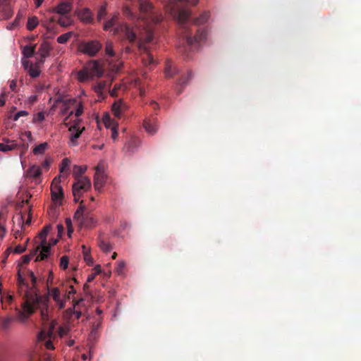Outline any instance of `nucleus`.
Segmentation results:
<instances>
[{
  "instance_id": "obj_1",
  "label": "nucleus",
  "mask_w": 361,
  "mask_h": 361,
  "mask_svg": "<svg viewBox=\"0 0 361 361\" xmlns=\"http://www.w3.org/2000/svg\"><path fill=\"white\" fill-rule=\"evenodd\" d=\"M132 6L139 9L140 16L137 20L134 27L128 24H118V14L115 13L111 18L104 24V30H109L114 27V34L123 33L126 39L131 43L137 42L140 50L145 51L142 61L145 65H151L154 63L153 56L149 52L146 44H149L154 39L153 26L161 22V14L157 13L152 4L147 0H137L132 3Z\"/></svg>"
},
{
  "instance_id": "obj_2",
  "label": "nucleus",
  "mask_w": 361,
  "mask_h": 361,
  "mask_svg": "<svg viewBox=\"0 0 361 361\" xmlns=\"http://www.w3.org/2000/svg\"><path fill=\"white\" fill-rule=\"evenodd\" d=\"M28 276L32 282V287L25 282L23 276L18 273V283L20 289L25 288L23 308L28 314H32L35 310H40L41 318L44 322L48 321V309L49 298L55 302L59 310L65 308V300L62 298V290L58 287L50 288L47 286V293L39 295L35 287L37 278L32 271H28Z\"/></svg>"
},
{
  "instance_id": "obj_3",
  "label": "nucleus",
  "mask_w": 361,
  "mask_h": 361,
  "mask_svg": "<svg viewBox=\"0 0 361 361\" xmlns=\"http://www.w3.org/2000/svg\"><path fill=\"white\" fill-rule=\"evenodd\" d=\"M164 2L167 11L179 25V34L187 46L191 47L195 43H200L206 39L207 32L204 29H198L195 35L192 37L190 22L191 12L188 9L180 8L178 5V2H181L195 6L199 0H164Z\"/></svg>"
},
{
  "instance_id": "obj_4",
  "label": "nucleus",
  "mask_w": 361,
  "mask_h": 361,
  "mask_svg": "<svg viewBox=\"0 0 361 361\" xmlns=\"http://www.w3.org/2000/svg\"><path fill=\"white\" fill-rule=\"evenodd\" d=\"M86 170V166H75L73 168V174L76 181L73 184V195L76 202L79 201L82 193L91 188L90 178L82 176Z\"/></svg>"
},
{
  "instance_id": "obj_5",
  "label": "nucleus",
  "mask_w": 361,
  "mask_h": 361,
  "mask_svg": "<svg viewBox=\"0 0 361 361\" xmlns=\"http://www.w3.org/2000/svg\"><path fill=\"white\" fill-rule=\"evenodd\" d=\"M102 74L103 69L99 63L92 61L87 64L84 70L78 72V79L83 82L94 77H100Z\"/></svg>"
},
{
  "instance_id": "obj_6",
  "label": "nucleus",
  "mask_w": 361,
  "mask_h": 361,
  "mask_svg": "<svg viewBox=\"0 0 361 361\" xmlns=\"http://www.w3.org/2000/svg\"><path fill=\"white\" fill-rule=\"evenodd\" d=\"M50 229L51 226H47L39 234V238L41 241L39 245L37 247H39L40 251L37 257L36 261L45 260L50 254L51 246L50 245H48L47 242V236Z\"/></svg>"
},
{
  "instance_id": "obj_7",
  "label": "nucleus",
  "mask_w": 361,
  "mask_h": 361,
  "mask_svg": "<svg viewBox=\"0 0 361 361\" xmlns=\"http://www.w3.org/2000/svg\"><path fill=\"white\" fill-rule=\"evenodd\" d=\"M102 47V44L97 40L82 42L79 45L80 51L91 57L95 56Z\"/></svg>"
},
{
  "instance_id": "obj_8",
  "label": "nucleus",
  "mask_w": 361,
  "mask_h": 361,
  "mask_svg": "<svg viewBox=\"0 0 361 361\" xmlns=\"http://www.w3.org/2000/svg\"><path fill=\"white\" fill-rule=\"evenodd\" d=\"M80 120H77L75 123L71 126L68 128L70 132L69 136V145L76 146L78 145V139L80 137L82 133L85 130V127L80 126Z\"/></svg>"
},
{
  "instance_id": "obj_9",
  "label": "nucleus",
  "mask_w": 361,
  "mask_h": 361,
  "mask_svg": "<svg viewBox=\"0 0 361 361\" xmlns=\"http://www.w3.org/2000/svg\"><path fill=\"white\" fill-rule=\"evenodd\" d=\"M60 183V176L54 178L52 180L51 185V198L54 201H58L63 198V191Z\"/></svg>"
},
{
  "instance_id": "obj_10",
  "label": "nucleus",
  "mask_w": 361,
  "mask_h": 361,
  "mask_svg": "<svg viewBox=\"0 0 361 361\" xmlns=\"http://www.w3.org/2000/svg\"><path fill=\"white\" fill-rule=\"evenodd\" d=\"M106 182V176L104 173L103 170L97 166L94 177V189L97 191H100L102 187L104 185Z\"/></svg>"
},
{
  "instance_id": "obj_11",
  "label": "nucleus",
  "mask_w": 361,
  "mask_h": 361,
  "mask_svg": "<svg viewBox=\"0 0 361 361\" xmlns=\"http://www.w3.org/2000/svg\"><path fill=\"white\" fill-rule=\"evenodd\" d=\"M143 127L148 134L151 135L156 134L159 129V125L157 118H146L143 122Z\"/></svg>"
},
{
  "instance_id": "obj_12",
  "label": "nucleus",
  "mask_w": 361,
  "mask_h": 361,
  "mask_svg": "<svg viewBox=\"0 0 361 361\" xmlns=\"http://www.w3.org/2000/svg\"><path fill=\"white\" fill-rule=\"evenodd\" d=\"M53 335L52 329H50L48 332L42 331L38 334L37 338L39 341L44 342V345L48 350H53L54 348L50 338Z\"/></svg>"
},
{
  "instance_id": "obj_13",
  "label": "nucleus",
  "mask_w": 361,
  "mask_h": 361,
  "mask_svg": "<svg viewBox=\"0 0 361 361\" xmlns=\"http://www.w3.org/2000/svg\"><path fill=\"white\" fill-rule=\"evenodd\" d=\"M72 4L71 2L63 1L59 4L56 7L51 9V11L61 15H66L72 10Z\"/></svg>"
},
{
  "instance_id": "obj_14",
  "label": "nucleus",
  "mask_w": 361,
  "mask_h": 361,
  "mask_svg": "<svg viewBox=\"0 0 361 361\" xmlns=\"http://www.w3.org/2000/svg\"><path fill=\"white\" fill-rule=\"evenodd\" d=\"M140 146V140L137 137H131L125 145L127 152L130 153L135 152Z\"/></svg>"
},
{
  "instance_id": "obj_15",
  "label": "nucleus",
  "mask_w": 361,
  "mask_h": 361,
  "mask_svg": "<svg viewBox=\"0 0 361 361\" xmlns=\"http://www.w3.org/2000/svg\"><path fill=\"white\" fill-rule=\"evenodd\" d=\"M126 108V104L122 101H118L112 105V111L117 118H120Z\"/></svg>"
},
{
  "instance_id": "obj_16",
  "label": "nucleus",
  "mask_w": 361,
  "mask_h": 361,
  "mask_svg": "<svg viewBox=\"0 0 361 361\" xmlns=\"http://www.w3.org/2000/svg\"><path fill=\"white\" fill-rule=\"evenodd\" d=\"M42 174L41 169L39 166L32 165L31 166L27 171V176L28 178H32L35 179H38Z\"/></svg>"
},
{
  "instance_id": "obj_17",
  "label": "nucleus",
  "mask_w": 361,
  "mask_h": 361,
  "mask_svg": "<svg viewBox=\"0 0 361 361\" xmlns=\"http://www.w3.org/2000/svg\"><path fill=\"white\" fill-rule=\"evenodd\" d=\"M78 17L80 18V19L82 21L87 23H92L93 20L92 13L91 11L87 8L82 9V11H80L78 13Z\"/></svg>"
},
{
  "instance_id": "obj_18",
  "label": "nucleus",
  "mask_w": 361,
  "mask_h": 361,
  "mask_svg": "<svg viewBox=\"0 0 361 361\" xmlns=\"http://www.w3.org/2000/svg\"><path fill=\"white\" fill-rule=\"evenodd\" d=\"M51 49L50 45L47 42H44L40 45L37 54H39L41 58L46 59L49 56Z\"/></svg>"
},
{
  "instance_id": "obj_19",
  "label": "nucleus",
  "mask_w": 361,
  "mask_h": 361,
  "mask_svg": "<svg viewBox=\"0 0 361 361\" xmlns=\"http://www.w3.org/2000/svg\"><path fill=\"white\" fill-rule=\"evenodd\" d=\"M178 73V70L176 67L173 66L171 61H167L165 66V75L167 78H172L176 74Z\"/></svg>"
},
{
  "instance_id": "obj_20",
  "label": "nucleus",
  "mask_w": 361,
  "mask_h": 361,
  "mask_svg": "<svg viewBox=\"0 0 361 361\" xmlns=\"http://www.w3.org/2000/svg\"><path fill=\"white\" fill-rule=\"evenodd\" d=\"M39 247H36L35 249L30 251L29 255H26L22 257L23 262L24 264H27L35 257V259H37V257L39 255ZM35 261L37 262L36 259H35Z\"/></svg>"
},
{
  "instance_id": "obj_21",
  "label": "nucleus",
  "mask_w": 361,
  "mask_h": 361,
  "mask_svg": "<svg viewBox=\"0 0 361 361\" xmlns=\"http://www.w3.org/2000/svg\"><path fill=\"white\" fill-rule=\"evenodd\" d=\"M67 102H68L69 103H71V104H75L76 102V100L75 99H70L68 101H66L64 102V107L61 109V112L63 114H67L68 113V115L66 117L65 120H64V124L66 126H68V123H66V121H68V119L70 118L71 116H72L73 114V111H71L70 112H68V105H67Z\"/></svg>"
},
{
  "instance_id": "obj_22",
  "label": "nucleus",
  "mask_w": 361,
  "mask_h": 361,
  "mask_svg": "<svg viewBox=\"0 0 361 361\" xmlns=\"http://www.w3.org/2000/svg\"><path fill=\"white\" fill-rule=\"evenodd\" d=\"M209 17V12L202 13L200 17L195 18L193 20V24L195 25H201L205 23Z\"/></svg>"
},
{
  "instance_id": "obj_23",
  "label": "nucleus",
  "mask_w": 361,
  "mask_h": 361,
  "mask_svg": "<svg viewBox=\"0 0 361 361\" xmlns=\"http://www.w3.org/2000/svg\"><path fill=\"white\" fill-rule=\"evenodd\" d=\"M35 53V45L25 46L23 49V54L25 58L32 57Z\"/></svg>"
},
{
  "instance_id": "obj_24",
  "label": "nucleus",
  "mask_w": 361,
  "mask_h": 361,
  "mask_svg": "<svg viewBox=\"0 0 361 361\" xmlns=\"http://www.w3.org/2000/svg\"><path fill=\"white\" fill-rule=\"evenodd\" d=\"M69 288L70 290H61L62 292H63L62 298L65 300V304L66 303L67 300H70L71 295L76 293V290H75L73 285H69Z\"/></svg>"
},
{
  "instance_id": "obj_25",
  "label": "nucleus",
  "mask_w": 361,
  "mask_h": 361,
  "mask_svg": "<svg viewBox=\"0 0 361 361\" xmlns=\"http://www.w3.org/2000/svg\"><path fill=\"white\" fill-rule=\"evenodd\" d=\"M47 147H48L47 142H43V143L39 144V145H37L33 149L34 154L38 155V154H44L45 150L47 149Z\"/></svg>"
},
{
  "instance_id": "obj_26",
  "label": "nucleus",
  "mask_w": 361,
  "mask_h": 361,
  "mask_svg": "<svg viewBox=\"0 0 361 361\" xmlns=\"http://www.w3.org/2000/svg\"><path fill=\"white\" fill-rule=\"evenodd\" d=\"M39 21L36 16H32L28 18L27 23V28L29 30H34L38 25Z\"/></svg>"
},
{
  "instance_id": "obj_27",
  "label": "nucleus",
  "mask_w": 361,
  "mask_h": 361,
  "mask_svg": "<svg viewBox=\"0 0 361 361\" xmlns=\"http://www.w3.org/2000/svg\"><path fill=\"white\" fill-rule=\"evenodd\" d=\"M99 246L100 249L104 252H109L112 249L111 244L102 239L99 240Z\"/></svg>"
},
{
  "instance_id": "obj_28",
  "label": "nucleus",
  "mask_w": 361,
  "mask_h": 361,
  "mask_svg": "<svg viewBox=\"0 0 361 361\" xmlns=\"http://www.w3.org/2000/svg\"><path fill=\"white\" fill-rule=\"evenodd\" d=\"M29 75L32 78H37L40 74V70L39 68L34 66L33 64H30V68L27 71Z\"/></svg>"
},
{
  "instance_id": "obj_29",
  "label": "nucleus",
  "mask_w": 361,
  "mask_h": 361,
  "mask_svg": "<svg viewBox=\"0 0 361 361\" xmlns=\"http://www.w3.org/2000/svg\"><path fill=\"white\" fill-rule=\"evenodd\" d=\"M192 78V74L191 71H188L186 75H182L179 79L178 83L180 86H184L188 83V82Z\"/></svg>"
},
{
  "instance_id": "obj_30",
  "label": "nucleus",
  "mask_w": 361,
  "mask_h": 361,
  "mask_svg": "<svg viewBox=\"0 0 361 361\" xmlns=\"http://www.w3.org/2000/svg\"><path fill=\"white\" fill-rule=\"evenodd\" d=\"M105 53L109 57H114L116 56L115 51H114L112 42H106L105 46Z\"/></svg>"
},
{
  "instance_id": "obj_31",
  "label": "nucleus",
  "mask_w": 361,
  "mask_h": 361,
  "mask_svg": "<svg viewBox=\"0 0 361 361\" xmlns=\"http://www.w3.org/2000/svg\"><path fill=\"white\" fill-rule=\"evenodd\" d=\"M82 248L84 260L87 262V264H92V258L90 255V251L87 250L85 245H84L82 246Z\"/></svg>"
},
{
  "instance_id": "obj_32",
  "label": "nucleus",
  "mask_w": 361,
  "mask_h": 361,
  "mask_svg": "<svg viewBox=\"0 0 361 361\" xmlns=\"http://www.w3.org/2000/svg\"><path fill=\"white\" fill-rule=\"evenodd\" d=\"M106 15V5L104 4L100 6L97 12V20H102Z\"/></svg>"
},
{
  "instance_id": "obj_33",
  "label": "nucleus",
  "mask_w": 361,
  "mask_h": 361,
  "mask_svg": "<svg viewBox=\"0 0 361 361\" xmlns=\"http://www.w3.org/2000/svg\"><path fill=\"white\" fill-rule=\"evenodd\" d=\"M70 160L68 158H65L62 160V162L60 165V172L63 173L68 170V167L70 165Z\"/></svg>"
},
{
  "instance_id": "obj_34",
  "label": "nucleus",
  "mask_w": 361,
  "mask_h": 361,
  "mask_svg": "<svg viewBox=\"0 0 361 361\" xmlns=\"http://www.w3.org/2000/svg\"><path fill=\"white\" fill-rule=\"evenodd\" d=\"M71 35H72L71 32H67V33L63 34V35H60L59 37H58L57 42L60 44H64L68 42V40L71 37Z\"/></svg>"
},
{
  "instance_id": "obj_35",
  "label": "nucleus",
  "mask_w": 361,
  "mask_h": 361,
  "mask_svg": "<svg viewBox=\"0 0 361 361\" xmlns=\"http://www.w3.org/2000/svg\"><path fill=\"white\" fill-rule=\"evenodd\" d=\"M44 113L43 111L38 112L34 115L32 122L34 123L42 122L44 120Z\"/></svg>"
},
{
  "instance_id": "obj_36",
  "label": "nucleus",
  "mask_w": 361,
  "mask_h": 361,
  "mask_svg": "<svg viewBox=\"0 0 361 361\" xmlns=\"http://www.w3.org/2000/svg\"><path fill=\"white\" fill-rule=\"evenodd\" d=\"M68 262L69 260L67 256H62L60 259V267L63 270L66 269L68 266Z\"/></svg>"
},
{
  "instance_id": "obj_37",
  "label": "nucleus",
  "mask_w": 361,
  "mask_h": 361,
  "mask_svg": "<svg viewBox=\"0 0 361 361\" xmlns=\"http://www.w3.org/2000/svg\"><path fill=\"white\" fill-rule=\"evenodd\" d=\"M126 264L123 261H120L116 263V267L115 268V271L118 274H121L123 271V269L125 268Z\"/></svg>"
},
{
  "instance_id": "obj_38",
  "label": "nucleus",
  "mask_w": 361,
  "mask_h": 361,
  "mask_svg": "<svg viewBox=\"0 0 361 361\" xmlns=\"http://www.w3.org/2000/svg\"><path fill=\"white\" fill-rule=\"evenodd\" d=\"M16 147L15 145H8L5 143H0V151L8 152L13 149Z\"/></svg>"
},
{
  "instance_id": "obj_39",
  "label": "nucleus",
  "mask_w": 361,
  "mask_h": 361,
  "mask_svg": "<svg viewBox=\"0 0 361 361\" xmlns=\"http://www.w3.org/2000/svg\"><path fill=\"white\" fill-rule=\"evenodd\" d=\"M83 201L82 200L80 202V207L79 208L77 209V211L75 212V218H78L79 219L80 216H82L83 215V211L85 209V207L83 206Z\"/></svg>"
},
{
  "instance_id": "obj_40",
  "label": "nucleus",
  "mask_w": 361,
  "mask_h": 361,
  "mask_svg": "<svg viewBox=\"0 0 361 361\" xmlns=\"http://www.w3.org/2000/svg\"><path fill=\"white\" fill-rule=\"evenodd\" d=\"M105 88V83L100 82L97 84L94 87L95 92L97 93H102Z\"/></svg>"
},
{
  "instance_id": "obj_41",
  "label": "nucleus",
  "mask_w": 361,
  "mask_h": 361,
  "mask_svg": "<svg viewBox=\"0 0 361 361\" xmlns=\"http://www.w3.org/2000/svg\"><path fill=\"white\" fill-rule=\"evenodd\" d=\"M13 221L14 222L17 221L18 225L20 227H22L24 224L23 216L22 214H18L13 218Z\"/></svg>"
},
{
  "instance_id": "obj_42",
  "label": "nucleus",
  "mask_w": 361,
  "mask_h": 361,
  "mask_svg": "<svg viewBox=\"0 0 361 361\" xmlns=\"http://www.w3.org/2000/svg\"><path fill=\"white\" fill-rule=\"evenodd\" d=\"M28 115V112L26 111H20L16 114L14 116L13 120L17 121L21 116H26Z\"/></svg>"
},
{
  "instance_id": "obj_43",
  "label": "nucleus",
  "mask_w": 361,
  "mask_h": 361,
  "mask_svg": "<svg viewBox=\"0 0 361 361\" xmlns=\"http://www.w3.org/2000/svg\"><path fill=\"white\" fill-rule=\"evenodd\" d=\"M123 13L125 16H126L128 17H130V18L133 17V13H132L131 9L128 6H126L124 7Z\"/></svg>"
},
{
  "instance_id": "obj_44",
  "label": "nucleus",
  "mask_w": 361,
  "mask_h": 361,
  "mask_svg": "<svg viewBox=\"0 0 361 361\" xmlns=\"http://www.w3.org/2000/svg\"><path fill=\"white\" fill-rule=\"evenodd\" d=\"M7 97V94L5 92H3L0 94V106H4L6 103V99Z\"/></svg>"
},
{
  "instance_id": "obj_45",
  "label": "nucleus",
  "mask_w": 361,
  "mask_h": 361,
  "mask_svg": "<svg viewBox=\"0 0 361 361\" xmlns=\"http://www.w3.org/2000/svg\"><path fill=\"white\" fill-rule=\"evenodd\" d=\"M82 112H83L82 105L81 104H78V108L75 112V116L76 117H79L80 116L82 115Z\"/></svg>"
},
{
  "instance_id": "obj_46",
  "label": "nucleus",
  "mask_w": 361,
  "mask_h": 361,
  "mask_svg": "<svg viewBox=\"0 0 361 361\" xmlns=\"http://www.w3.org/2000/svg\"><path fill=\"white\" fill-rule=\"evenodd\" d=\"M25 250V248L24 247H23L22 245H17L14 248V252L17 253V254L23 253Z\"/></svg>"
},
{
  "instance_id": "obj_47",
  "label": "nucleus",
  "mask_w": 361,
  "mask_h": 361,
  "mask_svg": "<svg viewBox=\"0 0 361 361\" xmlns=\"http://www.w3.org/2000/svg\"><path fill=\"white\" fill-rule=\"evenodd\" d=\"M68 20V18H62L61 17L59 20H58V23L59 24H60L61 26L63 27H66L68 25V23L67 21Z\"/></svg>"
},
{
  "instance_id": "obj_48",
  "label": "nucleus",
  "mask_w": 361,
  "mask_h": 361,
  "mask_svg": "<svg viewBox=\"0 0 361 361\" xmlns=\"http://www.w3.org/2000/svg\"><path fill=\"white\" fill-rule=\"evenodd\" d=\"M118 133L116 127L111 128V137L114 140H116L118 137Z\"/></svg>"
},
{
  "instance_id": "obj_49",
  "label": "nucleus",
  "mask_w": 361,
  "mask_h": 361,
  "mask_svg": "<svg viewBox=\"0 0 361 361\" xmlns=\"http://www.w3.org/2000/svg\"><path fill=\"white\" fill-rule=\"evenodd\" d=\"M44 60H45V59H44V58H41V57L39 59L37 58L35 66L39 68L44 63Z\"/></svg>"
},
{
  "instance_id": "obj_50",
  "label": "nucleus",
  "mask_w": 361,
  "mask_h": 361,
  "mask_svg": "<svg viewBox=\"0 0 361 361\" xmlns=\"http://www.w3.org/2000/svg\"><path fill=\"white\" fill-rule=\"evenodd\" d=\"M16 87H17L16 80H11L10 82V89L13 92H16Z\"/></svg>"
},
{
  "instance_id": "obj_51",
  "label": "nucleus",
  "mask_w": 361,
  "mask_h": 361,
  "mask_svg": "<svg viewBox=\"0 0 361 361\" xmlns=\"http://www.w3.org/2000/svg\"><path fill=\"white\" fill-rule=\"evenodd\" d=\"M50 159H46L42 164V166L44 169H48L49 168V166H50Z\"/></svg>"
},
{
  "instance_id": "obj_52",
  "label": "nucleus",
  "mask_w": 361,
  "mask_h": 361,
  "mask_svg": "<svg viewBox=\"0 0 361 361\" xmlns=\"http://www.w3.org/2000/svg\"><path fill=\"white\" fill-rule=\"evenodd\" d=\"M23 66L24 67V68L26 70V71H28L29 68H30V64H32V63H31L30 61L28 60H23Z\"/></svg>"
},
{
  "instance_id": "obj_53",
  "label": "nucleus",
  "mask_w": 361,
  "mask_h": 361,
  "mask_svg": "<svg viewBox=\"0 0 361 361\" xmlns=\"http://www.w3.org/2000/svg\"><path fill=\"white\" fill-rule=\"evenodd\" d=\"M66 224H67V226H68V235L71 236V233L73 232V229L71 228V219H66Z\"/></svg>"
},
{
  "instance_id": "obj_54",
  "label": "nucleus",
  "mask_w": 361,
  "mask_h": 361,
  "mask_svg": "<svg viewBox=\"0 0 361 361\" xmlns=\"http://www.w3.org/2000/svg\"><path fill=\"white\" fill-rule=\"evenodd\" d=\"M6 233V228L0 224V237L4 238Z\"/></svg>"
},
{
  "instance_id": "obj_55",
  "label": "nucleus",
  "mask_w": 361,
  "mask_h": 361,
  "mask_svg": "<svg viewBox=\"0 0 361 361\" xmlns=\"http://www.w3.org/2000/svg\"><path fill=\"white\" fill-rule=\"evenodd\" d=\"M94 270L95 271V274H94V275L95 274H100L101 271H102V268H101V266L100 265H96L94 268Z\"/></svg>"
},
{
  "instance_id": "obj_56",
  "label": "nucleus",
  "mask_w": 361,
  "mask_h": 361,
  "mask_svg": "<svg viewBox=\"0 0 361 361\" xmlns=\"http://www.w3.org/2000/svg\"><path fill=\"white\" fill-rule=\"evenodd\" d=\"M73 314L75 316L76 319H80L82 315V312L81 311L74 310Z\"/></svg>"
},
{
  "instance_id": "obj_57",
  "label": "nucleus",
  "mask_w": 361,
  "mask_h": 361,
  "mask_svg": "<svg viewBox=\"0 0 361 361\" xmlns=\"http://www.w3.org/2000/svg\"><path fill=\"white\" fill-rule=\"evenodd\" d=\"M150 106L154 109H157L159 108V104L155 102V101H152L150 102Z\"/></svg>"
},
{
  "instance_id": "obj_58",
  "label": "nucleus",
  "mask_w": 361,
  "mask_h": 361,
  "mask_svg": "<svg viewBox=\"0 0 361 361\" xmlns=\"http://www.w3.org/2000/svg\"><path fill=\"white\" fill-rule=\"evenodd\" d=\"M43 1H44V0H35L36 7L39 8L42 5Z\"/></svg>"
},
{
  "instance_id": "obj_59",
  "label": "nucleus",
  "mask_w": 361,
  "mask_h": 361,
  "mask_svg": "<svg viewBox=\"0 0 361 361\" xmlns=\"http://www.w3.org/2000/svg\"><path fill=\"white\" fill-rule=\"evenodd\" d=\"M57 228H58V232H59V234H61L63 232V227L61 224H59L57 226Z\"/></svg>"
},
{
  "instance_id": "obj_60",
  "label": "nucleus",
  "mask_w": 361,
  "mask_h": 361,
  "mask_svg": "<svg viewBox=\"0 0 361 361\" xmlns=\"http://www.w3.org/2000/svg\"><path fill=\"white\" fill-rule=\"evenodd\" d=\"M65 334H66V330L63 329V328H60V329H59V335L61 336H63Z\"/></svg>"
},
{
  "instance_id": "obj_61",
  "label": "nucleus",
  "mask_w": 361,
  "mask_h": 361,
  "mask_svg": "<svg viewBox=\"0 0 361 361\" xmlns=\"http://www.w3.org/2000/svg\"><path fill=\"white\" fill-rule=\"evenodd\" d=\"M94 278V274H92L88 276L87 278V282H91Z\"/></svg>"
},
{
  "instance_id": "obj_62",
  "label": "nucleus",
  "mask_w": 361,
  "mask_h": 361,
  "mask_svg": "<svg viewBox=\"0 0 361 361\" xmlns=\"http://www.w3.org/2000/svg\"><path fill=\"white\" fill-rule=\"evenodd\" d=\"M26 135H27L28 138H31L32 137V133H31L30 131L26 132Z\"/></svg>"
},
{
  "instance_id": "obj_63",
  "label": "nucleus",
  "mask_w": 361,
  "mask_h": 361,
  "mask_svg": "<svg viewBox=\"0 0 361 361\" xmlns=\"http://www.w3.org/2000/svg\"><path fill=\"white\" fill-rule=\"evenodd\" d=\"M52 279H53V274H52V272H50L49 275V278H48V281L49 280H52Z\"/></svg>"
},
{
  "instance_id": "obj_64",
  "label": "nucleus",
  "mask_w": 361,
  "mask_h": 361,
  "mask_svg": "<svg viewBox=\"0 0 361 361\" xmlns=\"http://www.w3.org/2000/svg\"><path fill=\"white\" fill-rule=\"evenodd\" d=\"M9 322H10V321H9L8 319V320H6V321L4 322V327H6V326L8 324Z\"/></svg>"
}]
</instances>
